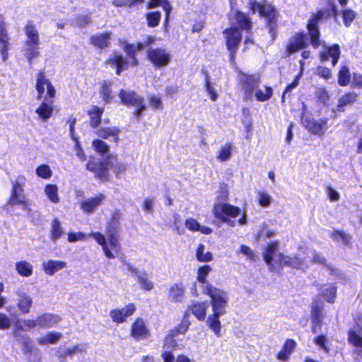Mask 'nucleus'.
<instances>
[{"label": "nucleus", "mask_w": 362, "mask_h": 362, "mask_svg": "<svg viewBox=\"0 0 362 362\" xmlns=\"http://www.w3.org/2000/svg\"><path fill=\"white\" fill-rule=\"evenodd\" d=\"M200 224L192 218H187L185 221V226L192 231H198Z\"/></svg>", "instance_id": "obj_63"}, {"label": "nucleus", "mask_w": 362, "mask_h": 362, "mask_svg": "<svg viewBox=\"0 0 362 362\" xmlns=\"http://www.w3.org/2000/svg\"><path fill=\"white\" fill-rule=\"evenodd\" d=\"M17 327L24 331L29 330L30 329L35 328L36 327H39L38 325V319L36 320H25L22 322V323L18 324Z\"/></svg>", "instance_id": "obj_56"}, {"label": "nucleus", "mask_w": 362, "mask_h": 362, "mask_svg": "<svg viewBox=\"0 0 362 362\" xmlns=\"http://www.w3.org/2000/svg\"><path fill=\"white\" fill-rule=\"evenodd\" d=\"M112 159V157H109L99 162L97 169L94 173L95 177L103 181L107 180L108 177V169L110 167H113L114 165Z\"/></svg>", "instance_id": "obj_21"}, {"label": "nucleus", "mask_w": 362, "mask_h": 362, "mask_svg": "<svg viewBox=\"0 0 362 362\" xmlns=\"http://www.w3.org/2000/svg\"><path fill=\"white\" fill-rule=\"evenodd\" d=\"M93 149L100 154H104L108 152L109 146L106 142L103 140L95 139L92 143Z\"/></svg>", "instance_id": "obj_53"}, {"label": "nucleus", "mask_w": 362, "mask_h": 362, "mask_svg": "<svg viewBox=\"0 0 362 362\" xmlns=\"http://www.w3.org/2000/svg\"><path fill=\"white\" fill-rule=\"evenodd\" d=\"M204 245L200 244L196 251V257L198 261L202 262H208L213 259V255L210 252L204 253Z\"/></svg>", "instance_id": "obj_47"}, {"label": "nucleus", "mask_w": 362, "mask_h": 362, "mask_svg": "<svg viewBox=\"0 0 362 362\" xmlns=\"http://www.w3.org/2000/svg\"><path fill=\"white\" fill-rule=\"evenodd\" d=\"M324 307L323 301L320 300H315L312 304V330L314 333L317 332V329L320 327L323 313L322 309Z\"/></svg>", "instance_id": "obj_14"}, {"label": "nucleus", "mask_w": 362, "mask_h": 362, "mask_svg": "<svg viewBox=\"0 0 362 362\" xmlns=\"http://www.w3.org/2000/svg\"><path fill=\"white\" fill-rule=\"evenodd\" d=\"M148 101L150 106L153 109L162 110L163 108V104L160 97L155 95H150L148 97Z\"/></svg>", "instance_id": "obj_58"}, {"label": "nucleus", "mask_w": 362, "mask_h": 362, "mask_svg": "<svg viewBox=\"0 0 362 362\" xmlns=\"http://www.w3.org/2000/svg\"><path fill=\"white\" fill-rule=\"evenodd\" d=\"M350 81L349 69L346 66H344L339 71L338 83L341 86H345L349 84Z\"/></svg>", "instance_id": "obj_49"}, {"label": "nucleus", "mask_w": 362, "mask_h": 362, "mask_svg": "<svg viewBox=\"0 0 362 362\" xmlns=\"http://www.w3.org/2000/svg\"><path fill=\"white\" fill-rule=\"evenodd\" d=\"M40 44H33L29 41L25 42L24 54L30 64L35 57L40 55Z\"/></svg>", "instance_id": "obj_31"}, {"label": "nucleus", "mask_w": 362, "mask_h": 362, "mask_svg": "<svg viewBox=\"0 0 362 362\" xmlns=\"http://www.w3.org/2000/svg\"><path fill=\"white\" fill-rule=\"evenodd\" d=\"M108 242L110 246V248L115 252H119L120 251V244L119 243L117 235H110L107 234Z\"/></svg>", "instance_id": "obj_60"}, {"label": "nucleus", "mask_w": 362, "mask_h": 362, "mask_svg": "<svg viewBox=\"0 0 362 362\" xmlns=\"http://www.w3.org/2000/svg\"><path fill=\"white\" fill-rule=\"evenodd\" d=\"M238 80L245 91V98L252 100L254 98V92L259 87L260 83L259 77L240 72L238 74Z\"/></svg>", "instance_id": "obj_7"}, {"label": "nucleus", "mask_w": 362, "mask_h": 362, "mask_svg": "<svg viewBox=\"0 0 362 362\" xmlns=\"http://www.w3.org/2000/svg\"><path fill=\"white\" fill-rule=\"evenodd\" d=\"M209 304L207 302H196L191 305V311L192 314L200 321L206 319V310Z\"/></svg>", "instance_id": "obj_25"}, {"label": "nucleus", "mask_w": 362, "mask_h": 362, "mask_svg": "<svg viewBox=\"0 0 362 362\" xmlns=\"http://www.w3.org/2000/svg\"><path fill=\"white\" fill-rule=\"evenodd\" d=\"M348 341L353 346L362 349V335L359 326L349 331Z\"/></svg>", "instance_id": "obj_32"}, {"label": "nucleus", "mask_w": 362, "mask_h": 362, "mask_svg": "<svg viewBox=\"0 0 362 362\" xmlns=\"http://www.w3.org/2000/svg\"><path fill=\"white\" fill-rule=\"evenodd\" d=\"M144 49V44L141 42L138 43L137 45H127L125 46V52L128 55L132 57L133 64L136 65L137 64L136 59L134 58V54Z\"/></svg>", "instance_id": "obj_50"}, {"label": "nucleus", "mask_w": 362, "mask_h": 362, "mask_svg": "<svg viewBox=\"0 0 362 362\" xmlns=\"http://www.w3.org/2000/svg\"><path fill=\"white\" fill-rule=\"evenodd\" d=\"M324 12L320 11L312 16V18L308 23V30L310 36V42L315 48L318 47L320 45L319 40L320 31L318 28V23L322 20Z\"/></svg>", "instance_id": "obj_11"}, {"label": "nucleus", "mask_w": 362, "mask_h": 362, "mask_svg": "<svg viewBox=\"0 0 362 362\" xmlns=\"http://www.w3.org/2000/svg\"><path fill=\"white\" fill-rule=\"evenodd\" d=\"M120 132L119 129L117 127H107L98 128L95 133V134L105 139H107L109 137H112L115 142L119 141V134Z\"/></svg>", "instance_id": "obj_22"}, {"label": "nucleus", "mask_w": 362, "mask_h": 362, "mask_svg": "<svg viewBox=\"0 0 362 362\" xmlns=\"http://www.w3.org/2000/svg\"><path fill=\"white\" fill-rule=\"evenodd\" d=\"M33 300L30 296H20L18 306L21 312L27 313L29 312Z\"/></svg>", "instance_id": "obj_48"}, {"label": "nucleus", "mask_w": 362, "mask_h": 362, "mask_svg": "<svg viewBox=\"0 0 362 362\" xmlns=\"http://www.w3.org/2000/svg\"><path fill=\"white\" fill-rule=\"evenodd\" d=\"M214 216L222 223L234 227L237 221L234 219L241 214V209L228 203H216L213 208Z\"/></svg>", "instance_id": "obj_3"}, {"label": "nucleus", "mask_w": 362, "mask_h": 362, "mask_svg": "<svg viewBox=\"0 0 362 362\" xmlns=\"http://www.w3.org/2000/svg\"><path fill=\"white\" fill-rule=\"evenodd\" d=\"M90 235L93 237L100 245L102 246L104 254L107 258L112 259L115 257V256L109 249L103 235L100 233H91Z\"/></svg>", "instance_id": "obj_34"}, {"label": "nucleus", "mask_w": 362, "mask_h": 362, "mask_svg": "<svg viewBox=\"0 0 362 362\" xmlns=\"http://www.w3.org/2000/svg\"><path fill=\"white\" fill-rule=\"evenodd\" d=\"M148 57L150 62L158 68L167 66L170 61V54L162 48H151L148 51Z\"/></svg>", "instance_id": "obj_12"}, {"label": "nucleus", "mask_w": 362, "mask_h": 362, "mask_svg": "<svg viewBox=\"0 0 362 362\" xmlns=\"http://www.w3.org/2000/svg\"><path fill=\"white\" fill-rule=\"evenodd\" d=\"M240 253L245 255L248 259L251 260H255L256 255L253 250L247 245H242L240 247Z\"/></svg>", "instance_id": "obj_61"}, {"label": "nucleus", "mask_w": 362, "mask_h": 362, "mask_svg": "<svg viewBox=\"0 0 362 362\" xmlns=\"http://www.w3.org/2000/svg\"><path fill=\"white\" fill-rule=\"evenodd\" d=\"M104 112L103 107L93 105L88 110V114L90 116V125L92 128H97L101 122V116Z\"/></svg>", "instance_id": "obj_27"}, {"label": "nucleus", "mask_w": 362, "mask_h": 362, "mask_svg": "<svg viewBox=\"0 0 362 362\" xmlns=\"http://www.w3.org/2000/svg\"><path fill=\"white\" fill-rule=\"evenodd\" d=\"M44 101L36 110V113L42 119H47L52 115L53 111L52 101L45 98Z\"/></svg>", "instance_id": "obj_33"}, {"label": "nucleus", "mask_w": 362, "mask_h": 362, "mask_svg": "<svg viewBox=\"0 0 362 362\" xmlns=\"http://www.w3.org/2000/svg\"><path fill=\"white\" fill-rule=\"evenodd\" d=\"M38 325L40 327H50L57 325L60 321V317L58 315L45 313L38 316Z\"/></svg>", "instance_id": "obj_28"}, {"label": "nucleus", "mask_w": 362, "mask_h": 362, "mask_svg": "<svg viewBox=\"0 0 362 362\" xmlns=\"http://www.w3.org/2000/svg\"><path fill=\"white\" fill-rule=\"evenodd\" d=\"M25 33L26 36V40L33 42V44H40V34L35 26L31 22L28 21L25 27Z\"/></svg>", "instance_id": "obj_29"}, {"label": "nucleus", "mask_w": 362, "mask_h": 362, "mask_svg": "<svg viewBox=\"0 0 362 362\" xmlns=\"http://www.w3.org/2000/svg\"><path fill=\"white\" fill-rule=\"evenodd\" d=\"M211 270V268L209 265L202 266L198 270L197 279L203 284V294H220L218 289L204 281L205 277Z\"/></svg>", "instance_id": "obj_15"}, {"label": "nucleus", "mask_w": 362, "mask_h": 362, "mask_svg": "<svg viewBox=\"0 0 362 362\" xmlns=\"http://www.w3.org/2000/svg\"><path fill=\"white\" fill-rule=\"evenodd\" d=\"M306 36L303 33H297L293 36L287 45V52L291 54L298 52L300 49L306 47Z\"/></svg>", "instance_id": "obj_19"}, {"label": "nucleus", "mask_w": 362, "mask_h": 362, "mask_svg": "<svg viewBox=\"0 0 362 362\" xmlns=\"http://www.w3.org/2000/svg\"><path fill=\"white\" fill-rule=\"evenodd\" d=\"M272 95V89L270 87H265L264 90L257 88L254 92V96L258 101L264 102L268 100Z\"/></svg>", "instance_id": "obj_45"}, {"label": "nucleus", "mask_w": 362, "mask_h": 362, "mask_svg": "<svg viewBox=\"0 0 362 362\" xmlns=\"http://www.w3.org/2000/svg\"><path fill=\"white\" fill-rule=\"evenodd\" d=\"M232 145L231 144H225L222 146L218 152L217 159L221 162L228 160L231 157Z\"/></svg>", "instance_id": "obj_43"}, {"label": "nucleus", "mask_w": 362, "mask_h": 362, "mask_svg": "<svg viewBox=\"0 0 362 362\" xmlns=\"http://www.w3.org/2000/svg\"><path fill=\"white\" fill-rule=\"evenodd\" d=\"M161 6L165 13V27H167L169 16L171 12V6L167 0H151L148 3V8Z\"/></svg>", "instance_id": "obj_36"}, {"label": "nucleus", "mask_w": 362, "mask_h": 362, "mask_svg": "<svg viewBox=\"0 0 362 362\" xmlns=\"http://www.w3.org/2000/svg\"><path fill=\"white\" fill-rule=\"evenodd\" d=\"M119 212L115 211L111 218V221L107 227V234L110 235H117L119 231L120 224H119Z\"/></svg>", "instance_id": "obj_38"}, {"label": "nucleus", "mask_w": 362, "mask_h": 362, "mask_svg": "<svg viewBox=\"0 0 362 362\" xmlns=\"http://www.w3.org/2000/svg\"><path fill=\"white\" fill-rule=\"evenodd\" d=\"M203 72L205 74V90L210 95L211 100L215 101L218 98V95L210 82V78L207 71H203Z\"/></svg>", "instance_id": "obj_51"}, {"label": "nucleus", "mask_w": 362, "mask_h": 362, "mask_svg": "<svg viewBox=\"0 0 362 362\" xmlns=\"http://www.w3.org/2000/svg\"><path fill=\"white\" fill-rule=\"evenodd\" d=\"M61 337V334L57 332H49L46 335L42 336L37 339L39 344L45 345L47 344H54Z\"/></svg>", "instance_id": "obj_44"}, {"label": "nucleus", "mask_w": 362, "mask_h": 362, "mask_svg": "<svg viewBox=\"0 0 362 362\" xmlns=\"http://www.w3.org/2000/svg\"><path fill=\"white\" fill-rule=\"evenodd\" d=\"M358 95L354 92H351L344 94L339 100L337 109L338 111H344V107L349 105H352L355 103Z\"/></svg>", "instance_id": "obj_35"}, {"label": "nucleus", "mask_w": 362, "mask_h": 362, "mask_svg": "<svg viewBox=\"0 0 362 362\" xmlns=\"http://www.w3.org/2000/svg\"><path fill=\"white\" fill-rule=\"evenodd\" d=\"M26 179L23 175H18L16 179L11 180V189L7 204L10 206H25L27 198L24 192Z\"/></svg>", "instance_id": "obj_4"}, {"label": "nucleus", "mask_w": 362, "mask_h": 362, "mask_svg": "<svg viewBox=\"0 0 362 362\" xmlns=\"http://www.w3.org/2000/svg\"><path fill=\"white\" fill-rule=\"evenodd\" d=\"M355 18V13L353 11L345 10L343 12V18L344 25L348 27L351 23Z\"/></svg>", "instance_id": "obj_62"}, {"label": "nucleus", "mask_w": 362, "mask_h": 362, "mask_svg": "<svg viewBox=\"0 0 362 362\" xmlns=\"http://www.w3.org/2000/svg\"><path fill=\"white\" fill-rule=\"evenodd\" d=\"M36 174L42 178L47 179L52 175L50 168L47 165H41L36 169Z\"/></svg>", "instance_id": "obj_57"}, {"label": "nucleus", "mask_w": 362, "mask_h": 362, "mask_svg": "<svg viewBox=\"0 0 362 362\" xmlns=\"http://www.w3.org/2000/svg\"><path fill=\"white\" fill-rule=\"evenodd\" d=\"M340 55V49L338 45L329 47L327 50L322 52L320 54L321 61H327L329 57L332 59V65L335 66L338 62Z\"/></svg>", "instance_id": "obj_26"}, {"label": "nucleus", "mask_w": 362, "mask_h": 362, "mask_svg": "<svg viewBox=\"0 0 362 362\" xmlns=\"http://www.w3.org/2000/svg\"><path fill=\"white\" fill-rule=\"evenodd\" d=\"M106 64L112 67H116V74L119 75L121 71L127 69V62L123 57L117 52L111 54L106 61Z\"/></svg>", "instance_id": "obj_20"}, {"label": "nucleus", "mask_w": 362, "mask_h": 362, "mask_svg": "<svg viewBox=\"0 0 362 362\" xmlns=\"http://www.w3.org/2000/svg\"><path fill=\"white\" fill-rule=\"evenodd\" d=\"M307 255L310 262L318 263L327 266L332 274L337 276H339V278H341L344 275L339 270L337 269L336 268H332L331 266L327 265L326 259L322 255L316 252L314 250H309Z\"/></svg>", "instance_id": "obj_23"}, {"label": "nucleus", "mask_w": 362, "mask_h": 362, "mask_svg": "<svg viewBox=\"0 0 362 362\" xmlns=\"http://www.w3.org/2000/svg\"><path fill=\"white\" fill-rule=\"evenodd\" d=\"M15 267L18 274L22 276L29 277L33 274V266L27 261L18 262Z\"/></svg>", "instance_id": "obj_37"}, {"label": "nucleus", "mask_w": 362, "mask_h": 362, "mask_svg": "<svg viewBox=\"0 0 362 362\" xmlns=\"http://www.w3.org/2000/svg\"><path fill=\"white\" fill-rule=\"evenodd\" d=\"M123 264L127 267V270L134 276L141 286L146 291H150L153 287V284L148 279V274L144 270H139L133 267L130 263L122 259Z\"/></svg>", "instance_id": "obj_13"}, {"label": "nucleus", "mask_w": 362, "mask_h": 362, "mask_svg": "<svg viewBox=\"0 0 362 362\" xmlns=\"http://www.w3.org/2000/svg\"><path fill=\"white\" fill-rule=\"evenodd\" d=\"M110 33L97 34L90 37V43L98 48L103 49L110 45Z\"/></svg>", "instance_id": "obj_30"}, {"label": "nucleus", "mask_w": 362, "mask_h": 362, "mask_svg": "<svg viewBox=\"0 0 362 362\" xmlns=\"http://www.w3.org/2000/svg\"><path fill=\"white\" fill-rule=\"evenodd\" d=\"M119 98L124 105H132L136 108L134 115L137 119H139L146 108L144 98L134 91L123 90L119 93Z\"/></svg>", "instance_id": "obj_5"}, {"label": "nucleus", "mask_w": 362, "mask_h": 362, "mask_svg": "<svg viewBox=\"0 0 362 362\" xmlns=\"http://www.w3.org/2000/svg\"><path fill=\"white\" fill-rule=\"evenodd\" d=\"M236 21L242 29L249 30L251 28V23L249 18L243 13L238 12L236 14Z\"/></svg>", "instance_id": "obj_52"}, {"label": "nucleus", "mask_w": 362, "mask_h": 362, "mask_svg": "<svg viewBox=\"0 0 362 362\" xmlns=\"http://www.w3.org/2000/svg\"><path fill=\"white\" fill-rule=\"evenodd\" d=\"M210 297L213 314L209 315L207 317L206 324L214 334L220 337L221 336V324L219 318L226 313L228 299L223 296H210Z\"/></svg>", "instance_id": "obj_2"}, {"label": "nucleus", "mask_w": 362, "mask_h": 362, "mask_svg": "<svg viewBox=\"0 0 362 362\" xmlns=\"http://www.w3.org/2000/svg\"><path fill=\"white\" fill-rule=\"evenodd\" d=\"M63 228L61 226L59 221L54 218L52 222L51 226V239L56 241L64 234Z\"/></svg>", "instance_id": "obj_40"}, {"label": "nucleus", "mask_w": 362, "mask_h": 362, "mask_svg": "<svg viewBox=\"0 0 362 362\" xmlns=\"http://www.w3.org/2000/svg\"><path fill=\"white\" fill-rule=\"evenodd\" d=\"M36 89L37 91V99H41L42 95L47 90V96L49 98H52L55 95V89L52 86L51 81L46 78L45 72L41 71L38 73L37 76Z\"/></svg>", "instance_id": "obj_10"}, {"label": "nucleus", "mask_w": 362, "mask_h": 362, "mask_svg": "<svg viewBox=\"0 0 362 362\" xmlns=\"http://www.w3.org/2000/svg\"><path fill=\"white\" fill-rule=\"evenodd\" d=\"M259 204L263 207H267L272 201V197L265 192H259L257 194Z\"/></svg>", "instance_id": "obj_55"}, {"label": "nucleus", "mask_w": 362, "mask_h": 362, "mask_svg": "<svg viewBox=\"0 0 362 362\" xmlns=\"http://www.w3.org/2000/svg\"><path fill=\"white\" fill-rule=\"evenodd\" d=\"M154 206V199L146 198L143 202V209L146 213L150 214L153 212Z\"/></svg>", "instance_id": "obj_64"}, {"label": "nucleus", "mask_w": 362, "mask_h": 362, "mask_svg": "<svg viewBox=\"0 0 362 362\" xmlns=\"http://www.w3.org/2000/svg\"><path fill=\"white\" fill-rule=\"evenodd\" d=\"M45 192L48 199L53 203H57L59 201L58 197V188L55 185H47L45 188Z\"/></svg>", "instance_id": "obj_46"}, {"label": "nucleus", "mask_w": 362, "mask_h": 362, "mask_svg": "<svg viewBox=\"0 0 362 362\" xmlns=\"http://www.w3.org/2000/svg\"><path fill=\"white\" fill-rule=\"evenodd\" d=\"M160 16V13L158 11L150 12L147 13L146 18L148 26L151 28L157 26L159 24Z\"/></svg>", "instance_id": "obj_54"}, {"label": "nucleus", "mask_w": 362, "mask_h": 362, "mask_svg": "<svg viewBox=\"0 0 362 362\" xmlns=\"http://www.w3.org/2000/svg\"><path fill=\"white\" fill-rule=\"evenodd\" d=\"M317 286H320V294H336L337 293V287L333 284H317Z\"/></svg>", "instance_id": "obj_59"}, {"label": "nucleus", "mask_w": 362, "mask_h": 362, "mask_svg": "<svg viewBox=\"0 0 362 362\" xmlns=\"http://www.w3.org/2000/svg\"><path fill=\"white\" fill-rule=\"evenodd\" d=\"M278 242L271 243L264 252V259L270 271L276 272L279 267L286 265L302 269L308 267V264L304 257L300 255L294 257L284 256L278 252Z\"/></svg>", "instance_id": "obj_1"}, {"label": "nucleus", "mask_w": 362, "mask_h": 362, "mask_svg": "<svg viewBox=\"0 0 362 362\" xmlns=\"http://www.w3.org/2000/svg\"><path fill=\"white\" fill-rule=\"evenodd\" d=\"M250 6L253 13L258 11L261 16L268 18V26L272 30L276 22V12L274 7L267 3H260L255 0H250Z\"/></svg>", "instance_id": "obj_8"}, {"label": "nucleus", "mask_w": 362, "mask_h": 362, "mask_svg": "<svg viewBox=\"0 0 362 362\" xmlns=\"http://www.w3.org/2000/svg\"><path fill=\"white\" fill-rule=\"evenodd\" d=\"M132 336L136 340L147 339L149 335V331L147 329L144 320L137 318L132 324L131 329Z\"/></svg>", "instance_id": "obj_16"}, {"label": "nucleus", "mask_w": 362, "mask_h": 362, "mask_svg": "<svg viewBox=\"0 0 362 362\" xmlns=\"http://www.w3.org/2000/svg\"><path fill=\"white\" fill-rule=\"evenodd\" d=\"M224 35L226 39L227 49L230 53V63L234 64L238 45L242 39V34L238 28H232L226 29L224 31Z\"/></svg>", "instance_id": "obj_6"}, {"label": "nucleus", "mask_w": 362, "mask_h": 362, "mask_svg": "<svg viewBox=\"0 0 362 362\" xmlns=\"http://www.w3.org/2000/svg\"><path fill=\"white\" fill-rule=\"evenodd\" d=\"M105 198L103 194H99L95 197L87 199L81 203V209L84 213L93 214L102 204Z\"/></svg>", "instance_id": "obj_18"}, {"label": "nucleus", "mask_w": 362, "mask_h": 362, "mask_svg": "<svg viewBox=\"0 0 362 362\" xmlns=\"http://www.w3.org/2000/svg\"><path fill=\"white\" fill-rule=\"evenodd\" d=\"M135 310V305L133 303H129L126 307L122 309L111 310L110 316L114 322L122 323L126 320L127 317L132 315Z\"/></svg>", "instance_id": "obj_17"}, {"label": "nucleus", "mask_w": 362, "mask_h": 362, "mask_svg": "<svg viewBox=\"0 0 362 362\" xmlns=\"http://www.w3.org/2000/svg\"><path fill=\"white\" fill-rule=\"evenodd\" d=\"M331 237L337 241L342 242L345 245L351 246V245L352 237L346 232L334 230L332 232Z\"/></svg>", "instance_id": "obj_41"}, {"label": "nucleus", "mask_w": 362, "mask_h": 362, "mask_svg": "<svg viewBox=\"0 0 362 362\" xmlns=\"http://www.w3.org/2000/svg\"><path fill=\"white\" fill-rule=\"evenodd\" d=\"M328 119L327 118H322L316 120L313 117L302 116L301 122L305 128L311 134L322 136L327 129Z\"/></svg>", "instance_id": "obj_9"}, {"label": "nucleus", "mask_w": 362, "mask_h": 362, "mask_svg": "<svg viewBox=\"0 0 362 362\" xmlns=\"http://www.w3.org/2000/svg\"><path fill=\"white\" fill-rule=\"evenodd\" d=\"M111 84L112 83L110 81H103L101 84L100 95L103 100L107 103L111 102L113 99Z\"/></svg>", "instance_id": "obj_39"}, {"label": "nucleus", "mask_w": 362, "mask_h": 362, "mask_svg": "<svg viewBox=\"0 0 362 362\" xmlns=\"http://www.w3.org/2000/svg\"><path fill=\"white\" fill-rule=\"evenodd\" d=\"M66 267V263L60 260L50 259L42 264V268L45 272L49 275H53L57 271Z\"/></svg>", "instance_id": "obj_24"}, {"label": "nucleus", "mask_w": 362, "mask_h": 362, "mask_svg": "<svg viewBox=\"0 0 362 362\" xmlns=\"http://www.w3.org/2000/svg\"><path fill=\"white\" fill-rule=\"evenodd\" d=\"M25 351L29 353L28 360L30 362H40L41 361V353L37 348H33L30 346L28 342H25Z\"/></svg>", "instance_id": "obj_42"}]
</instances>
